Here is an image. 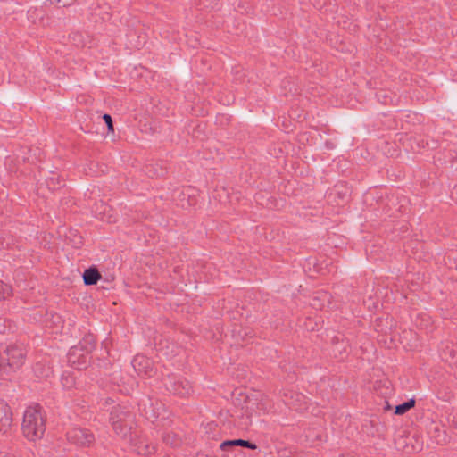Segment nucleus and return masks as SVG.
<instances>
[{"label": "nucleus", "instance_id": "9", "mask_svg": "<svg viewBox=\"0 0 457 457\" xmlns=\"http://www.w3.org/2000/svg\"><path fill=\"white\" fill-rule=\"evenodd\" d=\"M231 446H244L252 450H255L257 448V445L255 444H253L249 441L243 439L228 440L220 444V449L222 450H227L228 447Z\"/></svg>", "mask_w": 457, "mask_h": 457}, {"label": "nucleus", "instance_id": "14", "mask_svg": "<svg viewBox=\"0 0 457 457\" xmlns=\"http://www.w3.org/2000/svg\"><path fill=\"white\" fill-rule=\"evenodd\" d=\"M415 405V400L410 399L407 402H404L395 407V413L396 415H403L405 412H407L409 410H411Z\"/></svg>", "mask_w": 457, "mask_h": 457}, {"label": "nucleus", "instance_id": "7", "mask_svg": "<svg viewBox=\"0 0 457 457\" xmlns=\"http://www.w3.org/2000/svg\"><path fill=\"white\" fill-rule=\"evenodd\" d=\"M12 423V412L10 406L0 402V434H4Z\"/></svg>", "mask_w": 457, "mask_h": 457}, {"label": "nucleus", "instance_id": "18", "mask_svg": "<svg viewBox=\"0 0 457 457\" xmlns=\"http://www.w3.org/2000/svg\"><path fill=\"white\" fill-rule=\"evenodd\" d=\"M54 178H50V181L48 182V185L51 186L53 184Z\"/></svg>", "mask_w": 457, "mask_h": 457}, {"label": "nucleus", "instance_id": "19", "mask_svg": "<svg viewBox=\"0 0 457 457\" xmlns=\"http://www.w3.org/2000/svg\"><path fill=\"white\" fill-rule=\"evenodd\" d=\"M386 409H390V406L388 405L387 403H386Z\"/></svg>", "mask_w": 457, "mask_h": 457}, {"label": "nucleus", "instance_id": "10", "mask_svg": "<svg viewBox=\"0 0 457 457\" xmlns=\"http://www.w3.org/2000/svg\"><path fill=\"white\" fill-rule=\"evenodd\" d=\"M254 404H255V403L253 402V399L248 398L247 406H246V408L248 410L255 412V414H257L259 416L265 413L268 411V407H269L268 403L262 396L261 397L259 402L256 403V410L253 408Z\"/></svg>", "mask_w": 457, "mask_h": 457}, {"label": "nucleus", "instance_id": "11", "mask_svg": "<svg viewBox=\"0 0 457 457\" xmlns=\"http://www.w3.org/2000/svg\"><path fill=\"white\" fill-rule=\"evenodd\" d=\"M101 278V274L96 268H89L84 271L83 280L85 285H96Z\"/></svg>", "mask_w": 457, "mask_h": 457}, {"label": "nucleus", "instance_id": "3", "mask_svg": "<svg viewBox=\"0 0 457 457\" xmlns=\"http://www.w3.org/2000/svg\"><path fill=\"white\" fill-rule=\"evenodd\" d=\"M67 440L78 446L88 447L95 441L94 434L84 428L73 427L66 434Z\"/></svg>", "mask_w": 457, "mask_h": 457}, {"label": "nucleus", "instance_id": "17", "mask_svg": "<svg viewBox=\"0 0 457 457\" xmlns=\"http://www.w3.org/2000/svg\"><path fill=\"white\" fill-rule=\"evenodd\" d=\"M164 440H165L167 443L170 444V445H178V443H177V442L170 441V440H169V437H165V438H164Z\"/></svg>", "mask_w": 457, "mask_h": 457}, {"label": "nucleus", "instance_id": "5", "mask_svg": "<svg viewBox=\"0 0 457 457\" xmlns=\"http://www.w3.org/2000/svg\"><path fill=\"white\" fill-rule=\"evenodd\" d=\"M6 356H7V366L11 368H19L22 365L24 359H25V351L23 348L16 346V345H10L6 348L5 351Z\"/></svg>", "mask_w": 457, "mask_h": 457}, {"label": "nucleus", "instance_id": "1", "mask_svg": "<svg viewBox=\"0 0 457 457\" xmlns=\"http://www.w3.org/2000/svg\"><path fill=\"white\" fill-rule=\"evenodd\" d=\"M23 436L29 441H37L46 431V417L38 404L29 406L23 414L21 425Z\"/></svg>", "mask_w": 457, "mask_h": 457}, {"label": "nucleus", "instance_id": "6", "mask_svg": "<svg viewBox=\"0 0 457 457\" xmlns=\"http://www.w3.org/2000/svg\"><path fill=\"white\" fill-rule=\"evenodd\" d=\"M132 366L138 375L150 376L152 372V361L145 355H137L132 361Z\"/></svg>", "mask_w": 457, "mask_h": 457}, {"label": "nucleus", "instance_id": "13", "mask_svg": "<svg viewBox=\"0 0 457 457\" xmlns=\"http://www.w3.org/2000/svg\"><path fill=\"white\" fill-rule=\"evenodd\" d=\"M61 383L62 385V386L66 389H71L72 387L75 386L76 385V378L73 375L68 373V372H64L62 375V378H61Z\"/></svg>", "mask_w": 457, "mask_h": 457}, {"label": "nucleus", "instance_id": "4", "mask_svg": "<svg viewBox=\"0 0 457 457\" xmlns=\"http://www.w3.org/2000/svg\"><path fill=\"white\" fill-rule=\"evenodd\" d=\"M165 386L170 393L181 396L188 395L192 391L189 381L182 378L169 377L165 380Z\"/></svg>", "mask_w": 457, "mask_h": 457}, {"label": "nucleus", "instance_id": "15", "mask_svg": "<svg viewBox=\"0 0 457 457\" xmlns=\"http://www.w3.org/2000/svg\"><path fill=\"white\" fill-rule=\"evenodd\" d=\"M12 295V288L9 285L0 281V300L5 299Z\"/></svg>", "mask_w": 457, "mask_h": 457}, {"label": "nucleus", "instance_id": "2", "mask_svg": "<svg viewBox=\"0 0 457 457\" xmlns=\"http://www.w3.org/2000/svg\"><path fill=\"white\" fill-rule=\"evenodd\" d=\"M110 420L114 432L122 437L127 436L132 428V415L120 407L113 409Z\"/></svg>", "mask_w": 457, "mask_h": 457}, {"label": "nucleus", "instance_id": "8", "mask_svg": "<svg viewBox=\"0 0 457 457\" xmlns=\"http://www.w3.org/2000/svg\"><path fill=\"white\" fill-rule=\"evenodd\" d=\"M80 350L81 349L79 346L72 347L68 354L69 362L78 370L83 369V367L87 363L86 356H82L81 361L79 360H77V356L79 355Z\"/></svg>", "mask_w": 457, "mask_h": 457}, {"label": "nucleus", "instance_id": "16", "mask_svg": "<svg viewBox=\"0 0 457 457\" xmlns=\"http://www.w3.org/2000/svg\"><path fill=\"white\" fill-rule=\"evenodd\" d=\"M103 120H104V122L107 126L108 132L111 134H114V127H113V123H112L111 115L107 114V113L104 114Z\"/></svg>", "mask_w": 457, "mask_h": 457}, {"label": "nucleus", "instance_id": "12", "mask_svg": "<svg viewBox=\"0 0 457 457\" xmlns=\"http://www.w3.org/2000/svg\"><path fill=\"white\" fill-rule=\"evenodd\" d=\"M136 450L139 454L149 455V454H152L153 453H154L155 446L151 444H148L145 441L141 440L137 445Z\"/></svg>", "mask_w": 457, "mask_h": 457}]
</instances>
